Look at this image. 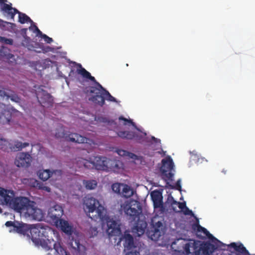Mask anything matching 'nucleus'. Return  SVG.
<instances>
[{"mask_svg":"<svg viewBox=\"0 0 255 255\" xmlns=\"http://www.w3.org/2000/svg\"><path fill=\"white\" fill-rule=\"evenodd\" d=\"M84 210L86 214L94 221H106V232L109 236H118L121 233L118 221L106 215V210L99 200L92 197H87L84 200Z\"/></svg>","mask_w":255,"mask_h":255,"instance_id":"f257e3e1","label":"nucleus"},{"mask_svg":"<svg viewBox=\"0 0 255 255\" xmlns=\"http://www.w3.org/2000/svg\"><path fill=\"white\" fill-rule=\"evenodd\" d=\"M80 67L81 69L77 70L78 73L82 75L83 78L89 79L96 84V86L87 87L84 90L86 94L91 95L89 99V101L101 107L105 105V100L110 102H117L116 99L98 82L95 77L91 76L90 72L82 67L81 65H80Z\"/></svg>","mask_w":255,"mask_h":255,"instance_id":"f03ea898","label":"nucleus"},{"mask_svg":"<svg viewBox=\"0 0 255 255\" xmlns=\"http://www.w3.org/2000/svg\"><path fill=\"white\" fill-rule=\"evenodd\" d=\"M123 209L126 214L129 217V220L135 222L133 229L138 236L143 235L145 232L147 224L145 221H140L139 216L141 213L142 209L138 204L124 205Z\"/></svg>","mask_w":255,"mask_h":255,"instance_id":"7ed1b4c3","label":"nucleus"},{"mask_svg":"<svg viewBox=\"0 0 255 255\" xmlns=\"http://www.w3.org/2000/svg\"><path fill=\"white\" fill-rule=\"evenodd\" d=\"M212 243L207 242L201 245L199 248L196 250L197 247L194 244L195 251L193 255H211L215 250H222L223 248L225 247V245L215 238L209 239Z\"/></svg>","mask_w":255,"mask_h":255,"instance_id":"20e7f679","label":"nucleus"},{"mask_svg":"<svg viewBox=\"0 0 255 255\" xmlns=\"http://www.w3.org/2000/svg\"><path fill=\"white\" fill-rule=\"evenodd\" d=\"M162 166L160 167L162 178L168 184V181H173L174 174L172 172L173 170L174 163L172 159L169 156L164 158L161 161Z\"/></svg>","mask_w":255,"mask_h":255,"instance_id":"39448f33","label":"nucleus"},{"mask_svg":"<svg viewBox=\"0 0 255 255\" xmlns=\"http://www.w3.org/2000/svg\"><path fill=\"white\" fill-rule=\"evenodd\" d=\"M1 9L3 12L6 13L12 19L14 18L15 14L18 13V21L21 24L27 22L33 23L30 18L25 13H21L15 8L12 7L11 3L4 4L1 7Z\"/></svg>","mask_w":255,"mask_h":255,"instance_id":"423d86ee","label":"nucleus"},{"mask_svg":"<svg viewBox=\"0 0 255 255\" xmlns=\"http://www.w3.org/2000/svg\"><path fill=\"white\" fill-rule=\"evenodd\" d=\"M32 202L28 198L25 197H13L9 207L17 212H26Z\"/></svg>","mask_w":255,"mask_h":255,"instance_id":"0eeeda50","label":"nucleus"},{"mask_svg":"<svg viewBox=\"0 0 255 255\" xmlns=\"http://www.w3.org/2000/svg\"><path fill=\"white\" fill-rule=\"evenodd\" d=\"M42 86H39L35 90V94L38 103L43 107H50L53 102L52 96L46 91L42 89Z\"/></svg>","mask_w":255,"mask_h":255,"instance_id":"6e6552de","label":"nucleus"},{"mask_svg":"<svg viewBox=\"0 0 255 255\" xmlns=\"http://www.w3.org/2000/svg\"><path fill=\"white\" fill-rule=\"evenodd\" d=\"M0 123L3 125L9 124L11 119L12 114H15L18 116H21L22 114L13 108L8 109L5 104H2L0 107Z\"/></svg>","mask_w":255,"mask_h":255,"instance_id":"1a4fd4ad","label":"nucleus"},{"mask_svg":"<svg viewBox=\"0 0 255 255\" xmlns=\"http://www.w3.org/2000/svg\"><path fill=\"white\" fill-rule=\"evenodd\" d=\"M40 223L35 225H30L29 234V237H31V240L36 245H39L42 247L43 242H47L46 241H41L40 237Z\"/></svg>","mask_w":255,"mask_h":255,"instance_id":"9d476101","label":"nucleus"},{"mask_svg":"<svg viewBox=\"0 0 255 255\" xmlns=\"http://www.w3.org/2000/svg\"><path fill=\"white\" fill-rule=\"evenodd\" d=\"M42 248L46 251L52 250L54 249L55 253V255H65L66 254H69L66 250L63 248L59 243L52 241L51 242L46 244L43 242Z\"/></svg>","mask_w":255,"mask_h":255,"instance_id":"9b49d317","label":"nucleus"},{"mask_svg":"<svg viewBox=\"0 0 255 255\" xmlns=\"http://www.w3.org/2000/svg\"><path fill=\"white\" fill-rule=\"evenodd\" d=\"M39 178L43 181H46L50 177L54 180H57L61 177L62 171L60 170H55L51 171L49 169L39 170L37 173Z\"/></svg>","mask_w":255,"mask_h":255,"instance_id":"f8f14e48","label":"nucleus"},{"mask_svg":"<svg viewBox=\"0 0 255 255\" xmlns=\"http://www.w3.org/2000/svg\"><path fill=\"white\" fill-rule=\"evenodd\" d=\"M35 205V203L32 201L25 214L34 220L41 221L44 218V214L42 211Z\"/></svg>","mask_w":255,"mask_h":255,"instance_id":"ddd939ff","label":"nucleus"},{"mask_svg":"<svg viewBox=\"0 0 255 255\" xmlns=\"http://www.w3.org/2000/svg\"><path fill=\"white\" fill-rule=\"evenodd\" d=\"M14 192L12 190H6L0 187V204L10 206Z\"/></svg>","mask_w":255,"mask_h":255,"instance_id":"4468645a","label":"nucleus"},{"mask_svg":"<svg viewBox=\"0 0 255 255\" xmlns=\"http://www.w3.org/2000/svg\"><path fill=\"white\" fill-rule=\"evenodd\" d=\"M31 162V156L28 153H18L15 158L14 164L17 167H28Z\"/></svg>","mask_w":255,"mask_h":255,"instance_id":"2eb2a0df","label":"nucleus"},{"mask_svg":"<svg viewBox=\"0 0 255 255\" xmlns=\"http://www.w3.org/2000/svg\"><path fill=\"white\" fill-rule=\"evenodd\" d=\"M63 214L62 207L59 205H55L50 208L48 211V217L55 222L60 220V218Z\"/></svg>","mask_w":255,"mask_h":255,"instance_id":"dca6fc26","label":"nucleus"},{"mask_svg":"<svg viewBox=\"0 0 255 255\" xmlns=\"http://www.w3.org/2000/svg\"><path fill=\"white\" fill-rule=\"evenodd\" d=\"M162 227V223L160 221H158L154 224H153L151 230L148 233L152 240L157 241L162 236V231L160 230Z\"/></svg>","mask_w":255,"mask_h":255,"instance_id":"f3484780","label":"nucleus"},{"mask_svg":"<svg viewBox=\"0 0 255 255\" xmlns=\"http://www.w3.org/2000/svg\"><path fill=\"white\" fill-rule=\"evenodd\" d=\"M121 241H124L123 245L125 250L130 251L136 248L134 245L132 236L128 233H125L124 236L120 238V241L121 242Z\"/></svg>","mask_w":255,"mask_h":255,"instance_id":"a211bd4d","label":"nucleus"},{"mask_svg":"<svg viewBox=\"0 0 255 255\" xmlns=\"http://www.w3.org/2000/svg\"><path fill=\"white\" fill-rule=\"evenodd\" d=\"M151 197L153 202L154 208H160L161 210L164 209L162 201L163 197L160 191L158 190L153 191L151 193Z\"/></svg>","mask_w":255,"mask_h":255,"instance_id":"6ab92c4d","label":"nucleus"},{"mask_svg":"<svg viewBox=\"0 0 255 255\" xmlns=\"http://www.w3.org/2000/svg\"><path fill=\"white\" fill-rule=\"evenodd\" d=\"M107 161V170H106V171H111L114 172H119L120 170L123 168V164L119 160L108 158Z\"/></svg>","mask_w":255,"mask_h":255,"instance_id":"aec40b11","label":"nucleus"},{"mask_svg":"<svg viewBox=\"0 0 255 255\" xmlns=\"http://www.w3.org/2000/svg\"><path fill=\"white\" fill-rule=\"evenodd\" d=\"M108 158L106 157L96 156L94 158V168L97 170L106 171Z\"/></svg>","mask_w":255,"mask_h":255,"instance_id":"412c9836","label":"nucleus"},{"mask_svg":"<svg viewBox=\"0 0 255 255\" xmlns=\"http://www.w3.org/2000/svg\"><path fill=\"white\" fill-rule=\"evenodd\" d=\"M40 237L41 241H47L46 244H48L49 242H51L52 241H54L52 239H50L49 235V234H52V230L51 228L47 226H44L42 224L40 223Z\"/></svg>","mask_w":255,"mask_h":255,"instance_id":"4be33fe9","label":"nucleus"},{"mask_svg":"<svg viewBox=\"0 0 255 255\" xmlns=\"http://www.w3.org/2000/svg\"><path fill=\"white\" fill-rule=\"evenodd\" d=\"M0 96L4 98L6 97V99H10L12 101L16 103H20V97L13 91L7 90L5 91L0 90Z\"/></svg>","mask_w":255,"mask_h":255,"instance_id":"5701e85b","label":"nucleus"},{"mask_svg":"<svg viewBox=\"0 0 255 255\" xmlns=\"http://www.w3.org/2000/svg\"><path fill=\"white\" fill-rule=\"evenodd\" d=\"M192 230L196 233L198 237H200V235L198 234L199 233H203L204 235L207 236L209 239H213L215 240L214 237L211 234L207 231L206 229L200 226L198 223L193 224L192 226Z\"/></svg>","mask_w":255,"mask_h":255,"instance_id":"b1692460","label":"nucleus"},{"mask_svg":"<svg viewBox=\"0 0 255 255\" xmlns=\"http://www.w3.org/2000/svg\"><path fill=\"white\" fill-rule=\"evenodd\" d=\"M68 139L72 142L78 143H89L90 139L76 133H71L68 135Z\"/></svg>","mask_w":255,"mask_h":255,"instance_id":"393cba45","label":"nucleus"},{"mask_svg":"<svg viewBox=\"0 0 255 255\" xmlns=\"http://www.w3.org/2000/svg\"><path fill=\"white\" fill-rule=\"evenodd\" d=\"M30 225H27L23 223L16 222V226H14V231L23 235H27L29 236V230Z\"/></svg>","mask_w":255,"mask_h":255,"instance_id":"a878e982","label":"nucleus"},{"mask_svg":"<svg viewBox=\"0 0 255 255\" xmlns=\"http://www.w3.org/2000/svg\"><path fill=\"white\" fill-rule=\"evenodd\" d=\"M28 142L22 143L18 140H15L13 143H9V148L13 151H17L21 150L22 148L29 146Z\"/></svg>","mask_w":255,"mask_h":255,"instance_id":"bb28decb","label":"nucleus"},{"mask_svg":"<svg viewBox=\"0 0 255 255\" xmlns=\"http://www.w3.org/2000/svg\"><path fill=\"white\" fill-rule=\"evenodd\" d=\"M60 224L61 230L68 235H71L73 233V227L70 226L68 221L60 220Z\"/></svg>","mask_w":255,"mask_h":255,"instance_id":"cd10ccee","label":"nucleus"},{"mask_svg":"<svg viewBox=\"0 0 255 255\" xmlns=\"http://www.w3.org/2000/svg\"><path fill=\"white\" fill-rule=\"evenodd\" d=\"M168 201L170 202L171 205L172 207V209L174 211H175L174 206H178V208L181 210H183L185 208H186V203L184 202H179L175 201L174 199V198L172 196H170L168 198Z\"/></svg>","mask_w":255,"mask_h":255,"instance_id":"c85d7f7f","label":"nucleus"},{"mask_svg":"<svg viewBox=\"0 0 255 255\" xmlns=\"http://www.w3.org/2000/svg\"><path fill=\"white\" fill-rule=\"evenodd\" d=\"M79 166L80 167L82 165L87 169H93L94 168V161H91L83 158H80L77 161Z\"/></svg>","mask_w":255,"mask_h":255,"instance_id":"c756f323","label":"nucleus"},{"mask_svg":"<svg viewBox=\"0 0 255 255\" xmlns=\"http://www.w3.org/2000/svg\"><path fill=\"white\" fill-rule=\"evenodd\" d=\"M83 184L87 190H93L97 186V181L96 180H83Z\"/></svg>","mask_w":255,"mask_h":255,"instance_id":"7c9ffc66","label":"nucleus"},{"mask_svg":"<svg viewBox=\"0 0 255 255\" xmlns=\"http://www.w3.org/2000/svg\"><path fill=\"white\" fill-rule=\"evenodd\" d=\"M118 136L126 139H133L134 138V131H119L117 132Z\"/></svg>","mask_w":255,"mask_h":255,"instance_id":"2f4dec72","label":"nucleus"},{"mask_svg":"<svg viewBox=\"0 0 255 255\" xmlns=\"http://www.w3.org/2000/svg\"><path fill=\"white\" fill-rule=\"evenodd\" d=\"M0 56L6 59H9L13 57V55L10 53V50L4 46L0 48Z\"/></svg>","mask_w":255,"mask_h":255,"instance_id":"473e14b6","label":"nucleus"},{"mask_svg":"<svg viewBox=\"0 0 255 255\" xmlns=\"http://www.w3.org/2000/svg\"><path fill=\"white\" fill-rule=\"evenodd\" d=\"M122 194L124 197L128 198L133 195V190L130 186L126 185L123 189Z\"/></svg>","mask_w":255,"mask_h":255,"instance_id":"72a5a7b5","label":"nucleus"},{"mask_svg":"<svg viewBox=\"0 0 255 255\" xmlns=\"http://www.w3.org/2000/svg\"><path fill=\"white\" fill-rule=\"evenodd\" d=\"M24 39L22 40L21 44L22 46L27 48L29 50H32L33 46L32 44V41L30 38L28 36L23 37Z\"/></svg>","mask_w":255,"mask_h":255,"instance_id":"f704fd0d","label":"nucleus"},{"mask_svg":"<svg viewBox=\"0 0 255 255\" xmlns=\"http://www.w3.org/2000/svg\"><path fill=\"white\" fill-rule=\"evenodd\" d=\"M9 148V142L3 138H0V149L3 151L7 150Z\"/></svg>","mask_w":255,"mask_h":255,"instance_id":"c9c22d12","label":"nucleus"},{"mask_svg":"<svg viewBox=\"0 0 255 255\" xmlns=\"http://www.w3.org/2000/svg\"><path fill=\"white\" fill-rule=\"evenodd\" d=\"M146 135V133L144 132L143 135L138 134L136 132H134V138L137 142L141 143L143 141V138Z\"/></svg>","mask_w":255,"mask_h":255,"instance_id":"e433bc0d","label":"nucleus"},{"mask_svg":"<svg viewBox=\"0 0 255 255\" xmlns=\"http://www.w3.org/2000/svg\"><path fill=\"white\" fill-rule=\"evenodd\" d=\"M0 42L6 44L12 45L13 41L11 38H7L5 37L0 36Z\"/></svg>","mask_w":255,"mask_h":255,"instance_id":"4c0bfd02","label":"nucleus"},{"mask_svg":"<svg viewBox=\"0 0 255 255\" xmlns=\"http://www.w3.org/2000/svg\"><path fill=\"white\" fill-rule=\"evenodd\" d=\"M32 24L33 26H30L29 27V29L33 30L34 32H36L37 33V36H41L43 34L42 32L39 29L36 25L33 24V23Z\"/></svg>","mask_w":255,"mask_h":255,"instance_id":"58836bf2","label":"nucleus"},{"mask_svg":"<svg viewBox=\"0 0 255 255\" xmlns=\"http://www.w3.org/2000/svg\"><path fill=\"white\" fill-rule=\"evenodd\" d=\"M35 183L36 184V186L38 187L39 189H42L48 192H50L51 189L49 187L44 186L40 183H38L36 180L35 181Z\"/></svg>","mask_w":255,"mask_h":255,"instance_id":"ea45409f","label":"nucleus"},{"mask_svg":"<svg viewBox=\"0 0 255 255\" xmlns=\"http://www.w3.org/2000/svg\"><path fill=\"white\" fill-rule=\"evenodd\" d=\"M89 232L91 238L97 236L98 233L97 228L96 227H91Z\"/></svg>","mask_w":255,"mask_h":255,"instance_id":"a19ab883","label":"nucleus"},{"mask_svg":"<svg viewBox=\"0 0 255 255\" xmlns=\"http://www.w3.org/2000/svg\"><path fill=\"white\" fill-rule=\"evenodd\" d=\"M41 49L44 53H47L49 52H54L55 50L54 48L51 47L49 46H42V47H41Z\"/></svg>","mask_w":255,"mask_h":255,"instance_id":"79ce46f5","label":"nucleus"},{"mask_svg":"<svg viewBox=\"0 0 255 255\" xmlns=\"http://www.w3.org/2000/svg\"><path fill=\"white\" fill-rule=\"evenodd\" d=\"M119 120L120 121H124L125 123H124V125H127L128 124H131L132 125H134V123L132 122V120H128L126 118L123 117V116H121L119 118Z\"/></svg>","mask_w":255,"mask_h":255,"instance_id":"37998d69","label":"nucleus"},{"mask_svg":"<svg viewBox=\"0 0 255 255\" xmlns=\"http://www.w3.org/2000/svg\"><path fill=\"white\" fill-rule=\"evenodd\" d=\"M127 156L128 157L130 158L134 159V160H139V158L141 157L138 156L137 155H136L134 153L130 152L129 151L128 152V154H127Z\"/></svg>","mask_w":255,"mask_h":255,"instance_id":"c03bdc74","label":"nucleus"},{"mask_svg":"<svg viewBox=\"0 0 255 255\" xmlns=\"http://www.w3.org/2000/svg\"><path fill=\"white\" fill-rule=\"evenodd\" d=\"M40 37L43 38L45 42H46L47 43H51L53 41V39L52 38L48 37L47 35L43 33Z\"/></svg>","mask_w":255,"mask_h":255,"instance_id":"a18cd8bd","label":"nucleus"},{"mask_svg":"<svg viewBox=\"0 0 255 255\" xmlns=\"http://www.w3.org/2000/svg\"><path fill=\"white\" fill-rule=\"evenodd\" d=\"M112 189L116 193H120L121 191L120 184L118 183H114L112 185Z\"/></svg>","mask_w":255,"mask_h":255,"instance_id":"49530a36","label":"nucleus"},{"mask_svg":"<svg viewBox=\"0 0 255 255\" xmlns=\"http://www.w3.org/2000/svg\"><path fill=\"white\" fill-rule=\"evenodd\" d=\"M128 152V151L124 149H118L117 150L118 154L122 156H127Z\"/></svg>","mask_w":255,"mask_h":255,"instance_id":"de8ad7c7","label":"nucleus"},{"mask_svg":"<svg viewBox=\"0 0 255 255\" xmlns=\"http://www.w3.org/2000/svg\"><path fill=\"white\" fill-rule=\"evenodd\" d=\"M16 222H12V221H7L5 224V225L7 227H13V230L14 231V226H16Z\"/></svg>","mask_w":255,"mask_h":255,"instance_id":"09e8293b","label":"nucleus"},{"mask_svg":"<svg viewBox=\"0 0 255 255\" xmlns=\"http://www.w3.org/2000/svg\"><path fill=\"white\" fill-rule=\"evenodd\" d=\"M126 255H140L139 252L135 250L134 251L131 250L128 252Z\"/></svg>","mask_w":255,"mask_h":255,"instance_id":"8fccbe9b","label":"nucleus"},{"mask_svg":"<svg viewBox=\"0 0 255 255\" xmlns=\"http://www.w3.org/2000/svg\"><path fill=\"white\" fill-rule=\"evenodd\" d=\"M185 210L184 211V214L186 215H193V212L189 210L187 207L186 208H185Z\"/></svg>","mask_w":255,"mask_h":255,"instance_id":"3c124183","label":"nucleus"},{"mask_svg":"<svg viewBox=\"0 0 255 255\" xmlns=\"http://www.w3.org/2000/svg\"><path fill=\"white\" fill-rule=\"evenodd\" d=\"M27 28H22L21 29L20 33L23 36V37H27L26 35V32H27Z\"/></svg>","mask_w":255,"mask_h":255,"instance_id":"603ef678","label":"nucleus"},{"mask_svg":"<svg viewBox=\"0 0 255 255\" xmlns=\"http://www.w3.org/2000/svg\"><path fill=\"white\" fill-rule=\"evenodd\" d=\"M176 189L179 191L181 190V186L180 185L179 181H178L176 183Z\"/></svg>","mask_w":255,"mask_h":255,"instance_id":"864d4df0","label":"nucleus"},{"mask_svg":"<svg viewBox=\"0 0 255 255\" xmlns=\"http://www.w3.org/2000/svg\"><path fill=\"white\" fill-rule=\"evenodd\" d=\"M185 250L187 253L189 252V244L186 245Z\"/></svg>","mask_w":255,"mask_h":255,"instance_id":"5fc2aeb1","label":"nucleus"},{"mask_svg":"<svg viewBox=\"0 0 255 255\" xmlns=\"http://www.w3.org/2000/svg\"><path fill=\"white\" fill-rule=\"evenodd\" d=\"M64 136V134L63 133H62V135H60L59 133H56L55 134V136L57 137V138H58V137H63Z\"/></svg>","mask_w":255,"mask_h":255,"instance_id":"6e6d98bb","label":"nucleus"},{"mask_svg":"<svg viewBox=\"0 0 255 255\" xmlns=\"http://www.w3.org/2000/svg\"><path fill=\"white\" fill-rule=\"evenodd\" d=\"M6 1V0H0V3H3V4H5L4 2Z\"/></svg>","mask_w":255,"mask_h":255,"instance_id":"4d7b16f0","label":"nucleus"},{"mask_svg":"<svg viewBox=\"0 0 255 255\" xmlns=\"http://www.w3.org/2000/svg\"><path fill=\"white\" fill-rule=\"evenodd\" d=\"M151 138H152V140H153L155 141H156L157 140V139L154 136H152Z\"/></svg>","mask_w":255,"mask_h":255,"instance_id":"13d9d810","label":"nucleus"},{"mask_svg":"<svg viewBox=\"0 0 255 255\" xmlns=\"http://www.w3.org/2000/svg\"><path fill=\"white\" fill-rule=\"evenodd\" d=\"M80 245L79 243L77 244V249L79 250H80Z\"/></svg>","mask_w":255,"mask_h":255,"instance_id":"bf43d9fd","label":"nucleus"},{"mask_svg":"<svg viewBox=\"0 0 255 255\" xmlns=\"http://www.w3.org/2000/svg\"><path fill=\"white\" fill-rule=\"evenodd\" d=\"M222 172H224L225 174H226V171H225V170H223L222 171Z\"/></svg>","mask_w":255,"mask_h":255,"instance_id":"052dcab7","label":"nucleus"},{"mask_svg":"<svg viewBox=\"0 0 255 255\" xmlns=\"http://www.w3.org/2000/svg\"><path fill=\"white\" fill-rule=\"evenodd\" d=\"M47 255H52V254L49 253L48 254H47Z\"/></svg>","mask_w":255,"mask_h":255,"instance_id":"680f3d73","label":"nucleus"},{"mask_svg":"<svg viewBox=\"0 0 255 255\" xmlns=\"http://www.w3.org/2000/svg\"><path fill=\"white\" fill-rule=\"evenodd\" d=\"M0 213H2V209L1 208H0Z\"/></svg>","mask_w":255,"mask_h":255,"instance_id":"e2e57ef3","label":"nucleus"},{"mask_svg":"<svg viewBox=\"0 0 255 255\" xmlns=\"http://www.w3.org/2000/svg\"><path fill=\"white\" fill-rule=\"evenodd\" d=\"M65 255H69V254H66Z\"/></svg>","mask_w":255,"mask_h":255,"instance_id":"0e129e2a","label":"nucleus"},{"mask_svg":"<svg viewBox=\"0 0 255 255\" xmlns=\"http://www.w3.org/2000/svg\"><path fill=\"white\" fill-rule=\"evenodd\" d=\"M1 104H2L0 103V107L1 106Z\"/></svg>","mask_w":255,"mask_h":255,"instance_id":"69168bd1","label":"nucleus"}]
</instances>
